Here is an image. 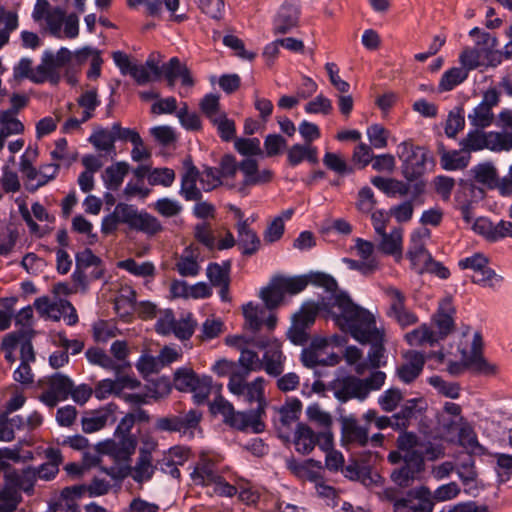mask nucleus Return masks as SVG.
Masks as SVG:
<instances>
[{"instance_id": "nucleus-21", "label": "nucleus", "mask_w": 512, "mask_h": 512, "mask_svg": "<svg viewBox=\"0 0 512 512\" xmlns=\"http://www.w3.org/2000/svg\"><path fill=\"white\" fill-rule=\"evenodd\" d=\"M408 361L397 368V376L404 383H412L422 372L425 365V357L417 351L410 352Z\"/></svg>"}, {"instance_id": "nucleus-42", "label": "nucleus", "mask_w": 512, "mask_h": 512, "mask_svg": "<svg viewBox=\"0 0 512 512\" xmlns=\"http://www.w3.org/2000/svg\"><path fill=\"white\" fill-rule=\"evenodd\" d=\"M324 165L331 171L338 175H350L354 173L355 168L348 165L347 162L340 157V155L333 152H326L323 157Z\"/></svg>"}, {"instance_id": "nucleus-27", "label": "nucleus", "mask_w": 512, "mask_h": 512, "mask_svg": "<svg viewBox=\"0 0 512 512\" xmlns=\"http://www.w3.org/2000/svg\"><path fill=\"white\" fill-rule=\"evenodd\" d=\"M439 152L441 154V166L447 171L464 169L468 166L471 159L470 154L462 155L459 150L446 151L443 145L440 146Z\"/></svg>"}, {"instance_id": "nucleus-52", "label": "nucleus", "mask_w": 512, "mask_h": 512, "mask_svg": "<svg viewBox=\"0 0 512 512\" xmlns=\"http://www.w3.org/2000/svg\"><path fill=\"white\" fill-rule=\"evenodd\" d=\"M465 126L463 108L458 107L457 111H451L445 125V134L449 138H455L459 131Z\"/></svg>"}, {"instance_id": "nucleus-10", "label": "nucleus", "mask_w": 512, "mask_h": 512, "mask_svg": "<svg viewBox=\"0 0 512 512\" xmlns=\"http://www.w3.org/2000/svg\"><path fill=\"white\" fill-rule=\"evenodd\" d=\"M202 419V412L197 409H190L188 412L179 415H169L158 418L155 423L156 430L164 432H178L181 435L194 437V431L199 427Z\"/></svg>"}, {"instance_id": "nucleus-33", "label": "nucleus", "mask_w": 512, "mask_h": 512, "mask_svg": "<svg viewBox=\"0 0 512 512\" xmlns=\"http://www.w3.org/2000/svg\"><path fill=\"white\" fill-rule=\"evenodd\" d=\"M457 475L462 481L463 485L469 487V489L466 490V492L470 493V490L477 488L476 485H471L472 483L476 482L477 479L475 461L472 455L468 454L459 461L457 466Z\"/></svg>"}, {"instance_id": "nucleus-59", "label": "nucleus", "mask_w": 512, "mask_h": 512, "mask_svg": "<svg viewBox=\"0 0 512 512\" xmlns=\"http://www.w3.org/2000/svg\"><path fill=\"white\" fill-rule=\"evenodd\" d=\"M326 346V341L321 340L316 344L312 342L309 348H304L301 353V362L307 368H315L317 366L318 356H321V349Z\"/></svg>"}, {"instance_id": "nucleus-15", "label": "nucleus", "mask_w": 512, "mask_h": 512, "mask_svg": "<svg viewBox=\"0 0 512 512\" xmlns=\"http://www.w3.org/2000/svg\"><path fill=\"white\" fill-rule=\"evenodd\" d=\"M300 9L297 5L285 2L278 9L274 19L272 31L275 35L290 33L298 27Z\"/></svg>"}, {"instance_id": "nucleus-17", "label": "nucleus", "mask_w": 512, "mask_h": 512, "mask_svg": "<svg viewBox=\"0 0 512 512\" xmlns=\"http://www.w3.org/2000/svg\"><path fill=\"white\" fill-rule=\"evenodd\" d=\"M341 434L343 445H355L365 447L369 442V426H361L352 417H344L341 421Z\"/></svg>"}, {"instance_id": "nucleus-9", "label": "nucleus", "mask_w": 512, "mask_h": 512, "mask_svg": "<svg viewBox=\"0 0 512 512\" xmlns=\"http://www.w3.org/2000/svg\"><path fill=\"white\" fill-rule=\"evenodd\" d=\"M120 223L127 224L130 229L155 235L162 231L160 221L147 212H138L133 205L118 203L113 211Z\"/></svg>"}, {"instance_id": "nucleus-25", "label": "nucleus", "mask_w": 512, "mask_h": 512, "mask_svg": "<svg viewBox=\"0 0 512 512\" xmlns=\"http://www.w3.org/2000/svg\"><path fill=\"white\" fill-rule=\"evenodd\" d=\"M476 45L478 46L477 49L484 54V57L493 66L500 63L501 56H504L503 52L497 50L498 40L491 33L485 31L484 33H481V35L476 39Z\"/></svg>"}, {"instance_id": "nucleus-49", "label": "nucleus", "mask_w": 512, "mask_h": 512, "mask_svg": "<svg viewBox=\"0 0 512 512\" xmlns=\"http://www.w3.org/2000/svg\"><path fill=\"white\" fill-rule=\"evenodd\" d=\"M211 122L214 126L217 127L218 134L223 141L229 142L235 138V122L231 119H228L225 113H221L219 117Z\"/></svg>"}, {"instance_id": "nucleus-26", "label": "nucleus", "mask_w": 512, "mask_h": 512, "mask_svg": "<svg viewBox=\"0 0 512 512\" xmlns=\"http://www.w3.org/2000/svg\"><path fill=\"white\" fill-rule=\"evenodd\" d=\"M156 466L152 465V455L149 451L141 449L137 463L132 467L131 477L137 483H143L153 477Z\"/></svg>"}, {"instance_id": "nucleus-61", "label": "nucleus", "mask_w": 512, "mask_h": 512, "mask_svg": "<svg viewBox=\"0 0 512 512\" xmlns=\"http://www.w3.org/2000/svg\"><path fill=\"white\" fill-rule=\"evenodd\" d=\"M18 19L14 13H7L0 17V48L9 41L10 33L17 28Z\"/></svg>"}, {"instance_id": "nucleus-56", "label": "nucleus", "mask_w": 512, "mask_h": 512, "mask_svg": "<svg viewBox=\"0 0 512 512\" xmlns=\"http://www.w3.org/2000/svg\"><path fill=\"white\" fill-rule=\"evenodd\" d=\"M402 399L403 395L400 389L390 388L379 397L378 403L382 410L392 412L397 408Z\"/></svg>"}, {"instance_id": "nucleus-24", "label": "nucleus", "mask_w": 512, "mask_h": 512, "mask_svg": "<svg viewBox=\"0 0 512 512\" xmlns=\"http://www.w3.org/2000/svg\"><path fill=\"white\" fill-rule=\"evenodd\" d=\"M129 170L130 166L125 161L108 166L102 175L105 187L111 191L118 190Z\"/></svg>"}, {"instance_id": "nucleus-22", "label": "nucleus", "mask_w": 512, "mask_h": 512, "mask_svg": "<svg viewBox=\"0 0 512 512\" xmlns=\"http://www.w3.org/2000/svg\"><path fill=\"white\" fill-rule=\"evenodd\" d=\"M284 359L285 357L281 351L280 345L273 343L267 348L263 355V359L261 360L263 363L262 369L270 376H280L284 371Z\"/></svg>"}, {"instance_id": "nucleus-3", "label": "nucleus", "mask_w": 512, "mask_h": 512, "mask_svg": "<svg viewBox=\"0 0 512 512\" xmlns=\"http://www.w3.org/2000/svg\"><path fill=\"white\" fill-rule=\"evenodd\" d=\"M245 379L243 376L232 375L229 379L228 388L231 393L243 397L246 403H257L255 409L244 411V413L249 415L252 431L258 434L265 430V424L261 420L262 416L265 415L267 406L264 396V378L257 377L250 383H245Z\"/></svg>"}, {"instance_id": "nucleus-14", "label": "nucleus", "mask_w": 512, "mask_h": 512, "mask_svg": "<svg viewBox=\"0 0 512 512\" xmlns=\"http://www.w3.org/2000/svg\"><path fill=\"white\" fill-rule=\"evenodd\" d=\"M210 409L213 413H220L224 417V422L237 430L245 431L251 427L249 415L244 412H236L233 405L222 396L215 398Z\"/></svg>"}, {"instance_id": "nucleus-37", "label": "nucleus", "mask_w": 512, "mask_h": 512, "mask_svg": "<svg viewBox=\"0 0 512 512\" xmlns=\"http://www.w3.org/2000/svg\"><path fill=\"white\" fill-rule=\"evenodd\" d=\"M283 289L277 286V277L274 276L270 283L261 289L260 298L267 309H274L279 306L284 298Z\"/></svg>"}, {"instance_id": "nucleus-36", "label": "nucleus", "mask_w": 512, "mask_h": 512, "mask_svg": "<svg viewBox=\"0 0 512 512\" xmlns=\"http://www.w3.org/2000/svg\"><path fill=\"white\" fill-rule=\"evenodd\" d=\"M238 362L241 366V369H239V372L233 373V375L243 376V378H247L250 372L259 371L263 367V363L259 359L258 354L249 349L241 350V355Z\"/></svg>"}, {"instance_id": "nucleus-51", "label": "nucleus", "mask_w": 512, "mask_h": 512, "mask_svg": "<svg viewBox=\"0 0 512 512\" xmlns=\"http://www.w3.org/2000/svg\"><path fill=\"white\" fill-rule=\"evenodd\" d=\"M212 379L209 376L198 377V383H196L191 392L193 393V401L197 405L204 404L211 393Z\"/></svg>"}, {"instance_id": "nucleus-11", "label": "nucleus", "mask_w": 512, "mask_h": 512, "mask_svg": "<svg viewBox=\"0 0 512 512\" xmlns=\"http://www.w3.org/2000/svg\"><path fill=\"white\" fill-rule=\"evenodd\" d=\"M116 439H107L96 445L100 454L110 455L116 461H129L137 446L133 435H115Z\"/></svg>"}, {"instance_id": "nucleus-35", "label": "nucleus", "mask_w": 512, "mask_h": 512, "mask_svg": "<svg viewBox=\"0 0 512 512\" xmlns=\"http://www.w3.org/2000/svg\"><path fill=\"white\" fill-rule=\"evenodd\" d=\"M265 309L248 302L243 306V316L245 318V328L255 333L259 331L263 325V316Z\"/></svg>"}, {"instance_id": "nucleus-50", "label": "nucleus", "mask_w": 512, "mask_h": 512, "mask_svg": "<svg viewBox=\"0 0 512 512\" xmlns=\"http://www.w3.org/2000/svg\"><path fill=\"white\" fill-rule=\"evenodd\" d=\"M428 382L446 397L457 399L460 395V386L456 382H446L437 375L431 376Z\"/></svg>"}, {"instance_id": "nucleus-1", "label": "nucleus", "mask_w": 512, "mask_h": 512, "mask_svg": "<svg viewBox=\"0 0 512 512\" xmlns=\"http://www.w3.org/2000/svg\"><path fill=\"white\" fill-rule=\"evenodd\" d=\"M337 304L342 308L340 319L347 323L344 332H348L360 344H369L366 358L354 372L362 376L369 370L380 371V368L387 365L384 329L378 328L373 314L354 303L351 297L340 296Z\"/></svg>"}, {"instance_id": "nucleus-53", "label": "nucleus", "mask_w": 512, "mask_h": 512, "mask_svg": "<svg viewBox=\"0 0 512 512\" xmlns=\"http://www.w3.org/2000/svg\"><path fill=\"white\" fill-rule=\"evenodd\" d=\"M482 57H484V54L477 48H465L459 56L461 68L466 69L467 73H469V71L480 66Z\"/></svg>"}, {"instance_id": "nucleus-6", "label": "nucleus", "mask_w": 512, "mask_h": 512, "mask_svg": "<svg viewBox=\"0 0 512 512\" xmlns=\"http://www.w3.org/2000/svg\"><path fill=\"white\" fill-rule=\"evenodd\" d=\"M343 295L350 297L347 292L340 291L327 299H323L321 303H306L302 305L300 310L294 314L292 323L308 330L315 323L318 313L320 311H326L340 329L344 331L347 323H345L343 319H340L339 315L342 313V308L337 304L338 298Z\"/></svg>"}, {"instance_id": "nucleus-29", "label": "nucleus", "mask_w": 512, "mask_h": 512, "mask_svg": "<svg viewBox=\"0 0 512 512\" xmlns=\"http://www.w3.org/2000/svg\"><path fill=\"white\" fill-rule=\"evenodd\" d=\"M469 172L476 182L485 185L488 189L496 188L498 174L492 163H480L471 168Z\"/></svg>"}, {"instance_id": "nucleus-41", "label": "nucleus", "mask_w": 512, "mask_h": 512, "mask_svg": "<svg viewBox=\"0 0 512 512\" xmlns=\"http://www.w3.org/2000/svg\"><path fill=\"white\" fill-rule=\"evenodd\" d=\"M487 149L491 151H509L512 149L511 132H488Z\"/></svg>"}, {"instance_id": "nucleus-63", "label": "nucleus", "mask_w": 512, "mask_h": 512, "mask_svg": "<svg viewBox=\"0 0 512 512\" xmlns=\"http://www.w3.org/2000/svg\"><path fill=\"white\" fill-rule=\"evenodd\" d=\"M45 20L50 34L54 37L60 38L61 27L65 20V12L59 7L54 8L48 15H46Z\"/></svg>"}, {"instance_id": "nucleus-43", "label": "nucleus", "mask_w": 512, "mask_h": 512, "mask_svg": "<svg viewBox=\"0 0 512 512\" xmlns=\"http://www.w3.org/2000/svg\"><path fill=\"white\" fill-rule=\"evenodd\" d=\"M117 265L119 268L124 269L135 276L147 277L153 276L155 273V267L151 262H143L139 264L134 259L129 258L118 262Z\"/></svg>"}, {"instance_id": "nucleus-47", "label": "nucleus", "mask_w": 512, "mask_h": 512, "mask_svg": "<svg viewBox=\"0 0 512 512\" xmlns=\"http://www.w3.org/2000/svg\"><path fill=\"white\" fill-rule=\"evenodd\" d=\"M196 383H198V376L191 369H178L174 374V384L179 391H191Z\"/></svg>"}, {"instance_id": "nucleus-60", "label": "nucleus", "mask_w": 512, "mask_h": 512, "mask_svg": "<svg viewBox=\"0 0 512 512\" xmlns=\"http://www.w3.org/2000/svg\"><path fill=\"white\" fill-rule=\"evenodd\" d=\"M195 239L206 246L209 250H213L216 246V238L210 229L208 223H199L194 228Z\"/></svg>"}, {"instance_id": "nucleus-5", "label": "nucleus", "mask_w": 512, "mask_h": 512, "mask_svg": "<svg viewBox=\"0 0 512 512\" xmlns=\"http://www.w3.org/2000/svg\"><path fill=\"white\" fill-rule=\"evenodd\" d=\"M386 380V373L374 371L366 378H359L354 375L345 376L331 384L335 398L341 403L351 399L365 400L371 391L380 390Z\"/></svg>"}, {"instance_id": "nucleus-54", "label": "nucleus", "mask_w": 512, "mask_h": 512, "mask_svg": "<svg viewBox=\"0 0 512 512\" xmlns=\"http://www.w3.org/2000/svg\"><path fill=\"white\" fill-rule=\"evenodd\" d=\"M302 409V403L299 399L293 398L290 401L286 402L284 406L279 409L280 420L283 425H288L292 421L298 419V415L300 414Z\"/></svg>"}, {"instance_id": "nucleus-7", "label": "nucleus", "mask_w": 512, "mask_h": 512, "mask_svg": "<svg viewBox=\"0 0 512 512\" xmlns=\"http://www.w3.org/2000/svg\"><path fill=\"white\" fill-rule=\"evenodd\" d=\"M277 286L283 289L284 294L295 295L303 291L308 284L323 288L329 293H336L338 283L336 279L327 273L320 271H311L304 275L287 277L278 275Z\"/></svg>"}, {"instance_id": "nucleus-20", "label": "nucleus", "mask_w": 512, "mask_h": 512, "mask_svg": "<svg viewBox=\"0 0 512 512\" xmlns=\"http://www.w3.org/2000/svg\"><path fill=\"white\" fill-rule=\"evenodd\" d=\"M238 237L237 244L242 249V254L251 256L255 254L260 247V239L255 231L249 228L248 220H241L236 225Z\"/></svg>"}, {"instance_id": "nucleus-8", "label": "nucleus", "mask_w": 512, "mask_h": 512, "mask_svg": "<svg viewBox=\"0 0 512 512\" xmlns=\"http://www.w3.org/2000/svg\"><path fill=\"white\" fill-rule=\"evenodd\" d=\"M397 156L402 163V175L408 182L421 178L426 172L429 151L425 147L416 146L411 140H405L398 145Z\"/></svg>"}, {"instance_id": "nucleus-4", "label": "nucleus", "mask_w": 512, "mask_h": 512, "mask_svg": "<svg viewBox=\"0 0 512 512\" xmlns=\"http://www.w3.org/2000/svg\"><path fill=\"white\" fill-rule=\"evenodd\" d=\"M454 312L450 307V302L441 304L437 312L432 316L431 324H422L417 329L405 335L406 341L410 345H422L428 343L433 346L441 340H444L455 329V323L452 316Z\"/></svg>"}, {"instance_id": "nucleus-32", "label": "nucleus", "mask_w": 512, "mask_h": 512, "mask_svg": "<svg viewBox=\"0 0 512 512\" xmlns=\"http://www.w3.org/2000/svg\"><path fill=\"white\" fill-rule=\"evenodd\" d=\"M408 496L418 502L412 505L413 512H432L434 508V497L426 486L414 488L408 492Z\"/></svg>"}, {"instance_id": "nucleus-38", "label": "nucleus", "mask_w": 512, "mask_h": 512, "mask_svg": "<svg viewBox=\"0 0 512 512\" xmlns=\"http://www.w3.org/2000/svg\"><path fill=\"white\" fill-rule=\"evenodd\" d=\"M468 77L466 69L461 67H452L441 77L438 89L441 92L451 91L457 85L464 82Z\"/></svg>"}, {"instance_id": "nucleus-44", "label": "nucleus", "mask_w": 512, "mask_h": 512, "mask_svg": "<svg viewBox=\"0 0 512 512\" xmlns=\"http://www.w3.org/2000/svg\"><path fill=\"white\" fill-rule=\"evenodd\" d=\"M468 120L472 126L484 129L492 124L494 120V114L488 107H484L483 105L478 104L473 109L472 113L468 115Z\"/></svg>"}, {"instance_id": "nucleus-58", "label": "nucleus", "mask_w": 512, "mask_h": 512, "mask_svg": "<svg viewBox=\"0 0 512 512\" xmlns=\"http://www.w3.org/2000/svg\"><path fill=\"white\" fill-rule=\"evenodd\" d=\"M16 115L0 111L1 129L10 136L12 134H21L24 131L23 123L15 117Z\"/></svg>"}, {"instance_id": "nucleus-34", "label": "nucleus", "mask_w": 512, "mask_h": 512, "mask_svg": "<svg viewBox=\"0 0 512 512\" xmlns=\"http://www.w3.org/2000/svg\"><path fill=\"white\" fill-rule=\"evenodd\" d=\"M232 261L225 260L222 264L216 262L209 263L206 269V275L213 286L221 285L225 282H230Z\"/></svg>"}, {"instance_id": "nucleus-19", "label": "nucleus", "mask_w": 512, "mask_h": 512, "mask_svg": "<svg viewBox=\"0 0 512 512\" xmlns=\"http://www.w3.org/2000/svg\"><path fill=\"white\" fill-rule=\"evenodd\" d=\"M117 409L118 406L115 403H109L105 407L92 412L90 417H83L81 421L82 430L85 433H93L102 429L110 418L115 421L114 413Z\"/></svg>"}, {"instance_id": "nucleus-13", "label": "nucleus", "mask_w": 512, "mask_h": 512, "mask_svg": "<svg viewBox=\"0 0 512 512\" xmlns=\"http://www.w3.org/2000/svg\"><path fill=\"white\" fill-rule=\"evenodd\" d=\"M483 339L480 332H475L473 335V341L471 351L468 353L466 350H462L461 354L465 357V365L473 366V371L477 374L491 376L496 374L497 367L494 364L489 363L483 356Z\"/></svg>"}, {"instance_id": "nucleus-55", "label": "nucleus", "mask_w": 512, "mask_h": 512, "mask_svg": "<svg viewBox=\"0 0 512 512\" xmlns=\"http://www.w3.org/2000/svg\"><path fill=\"white\" fill-rule=\"evenodd\" d=\"M234 147L244 156L249 157L262 154L258 138H237L234 142Z\"/></svg>"}, {"instance_id": "nucleus-62", "label": "nucleus", "mask_w": 512, "mask_h": 512, "mask_svg": "<svg viewBox=\"0 0 512 512\" xmlns=\"http://www.w3.org/2000/svg\"><path fill=\"white\" fill-rule=\"evenodd\" d=\"M200 182L206 192L212 191L222 184L218 168L206 166L200 173Z\"/></svg>"}, {"instance_id": "nucleus-31", "label": "nucleus", "mask_w": 512, "mask_h": 512, "mask_svg": "<svg viewBox=\"0 0 512 512\" xmlns=\"http://www.w3.org/2000/svg\"><path fill=\"white\" fill-rule=\"evenodd\" d=\"M407 257L410 259L413 267L415 268L420 264H423L424 266L428 261L431 260V254L425 249L420 235L416 233H413L411 236Z\"/></svg>"}, {"instance_id": "nucleus-2", "label": "nucleus", "mask_w": 512, "mask_h": 512, "mask_svg": "<svg viewBox=\"0 0 512 512\" xmlns=\"http://www.w3.org/2000/svg\"><path fill=\"white\" fill-rule=\"evenodd\" d=\"M419 438L414 432L403 430L396 439V450L391 451L387 459L393 464H401L391 472V480L399 487L406 488L425 469V459L416 447Z\"/></svg>"}, {"instance_id": "nucleus-48", "label": "nucleus", "mask_w": 512, "mask_h": 512, "mask_svg": "<svg viewBox=\"0 0 512 512\" xmlns=\"http://www.w3.org/2000/svg\"><path fill=\"white\" fill-rule=\"evenodd\" d=\"M174 180V170L167 167L154 168L148 174V182L152 186L162 185L164 187H170L173 184Z\"/></svg>"}, {"instance_id": "nucleus-18", "label": "nucleus", "mask_w": 512, "mask_h": 512, "mask_svg": "<svg viewBox=\"0 0 512 512\" xmlns=\"http://www.w3.org/2000/svg\"><path fill=\"white\" fill-rule=\"evenodd\" d=\"M386 294L393 298V302L388 312L390 317H394L402 327L415 324L418 321V318L414 313L406 310L405 296L399 289L389 287L386 290Z\"/></svg>"}, {"instance_id": "nucleus-40", "label": "nucleus", "mask_w": 512, "mask_h": 512, "mask_svg": "<svg viewBox=\"0 0 512 512\" xmlns=\"http://www.w3.org/2000/svg\"><path fill=\"white\" fill-rule=\"evenodd\" d=\"M343 473L346 478L353 481H360L365 486L375 483L371 474V469L368 466H361L357 463L349 464L345 466Z\"/></svg>"}, {"instance_id": "nucleus-28", "label": "nucleus", "mask_w": 512, "mask_h": 512, "mask_svg": "<svg viewBox=\"0 0 512 512\" xmlns=\"http://www.w3.org/2000/svg\"><path fill=\"white\" fill-rule=\"evenodd\" d=\"M88 141L99 151L116 154L115 135L113 134V125L110 129L98 127L89 137Z\"/></svg>"}, {"instance_id": "nucleus-12", "label": "nucleus", "mask_w": 512, "mask_h": 512, "mask_svg": "<svg viewBox=\"0 0 512 512\" xmlns=\"http://www.w3.org/2000/svg\"><path fill=\"white\" fill-rule=\"evenodd\" d=\"M73 381L61 373L53 374L48 380V389L44 391L39 400L50 408L55 407L59 401L66 400L72 392Z\"/></svg>"}, {"instance_id": "nucleus-57", "label": "nucleus", "mask_w": 512, "mask_h": 512, "mask_svg": "<svg viewBox=\"0 0 512 512\" xmlns=\"http://www.w3.org/2000/svg\"><path fill=\"white\" fill-rule=\"evenodd\" d=\"M176 269L183 277H193L198 275L200 266L193 255H182L176 263Z\"/></svg>"}, {"instance_id": "nucleus-16", "label": "nucleus", "mask_w": 512, "mask_h": 512, "mask_svg": "<svg viewBox=\"0 0 512 512\" xmlns=\"http://www.w3.org/2000/svg\"><path fill=\"white\" fill-rule=\"evenodd\" d=\"M185 173L181 178L180 194L186 201H200L203 197L201 190L197 187L200 181V171L193 164L191 157L184 161Z\"/></svg>"}, {"instance_id": "nucleus-46", "label": "nucleus", "mask_w": 512, "mask_h": 512, "mask_svg": "<svg viewBox=\"0 0 512 512\" xmlns=\"http://www.w3.org/2000/svg\"><path fill=\"white\" fill-rule=\"evenodd\" d=\"M56 69L52 64V52L45 51L42 56L41 64H39L31 75V81L35 84H42L49 78L50 72Z\"/></svg>"}, {"instance_id": "nucleus-30", "label": "nucleus", "mask_w": 512, "mask_h": 512, "mask_svg": "<svg viewBox=\"0 0 512 512\" xmlns=\"http://www.w3.org/2000/svg\"><path fill=\"white\" fill-rule=\"evenodd\" d=\"M381 236V241L378 249L387 255L401 254L402 251V229L394 228L390 233L378 234Z\"/></svg>"}, {"instance_id": "nucleus-23", "label": "nucleus", "mask_w": 512, "mask_h": 512, "mask_svg": "<svg viewBox=\"0 0 512 512\" xmlns=\"http://www.w3.org/2000/svg\"><path fill=\"white\" fill-rule=\"evenodd\" d=\"M318 443V437L314 431L304 423H298L295 431L294 444L296 451L307 455L311 453Z\"/></svg>"}, {"instance_id": "nucleus-45", "label": "nucleus", "mask_w": 512, "mask_h": 512, "mask_svg": "<svg viewBox=\"0 0 512 512\" xmlns=\"http://www.w3.org/2000/svg\"><path fill=\"white\" fill-rule=\"evenodd\" d=\"M22 497L20 493L12 487L0 489V512H14Z\"/></svg>"}, {"instance_id": "nucleus-64", "label": "nucleus", "mask_w": 512, "mask_h": 512, "mask_svg": "<svg viewBox=\"0 0 512 512\" xmlns=\"http://www.w3.org/2000/svg\"><path fill=\"white\" fill-rule=\"evenodd\" d=\"M367 136L374 148H385L387 146L388 131L379 124H373L367 129Z\"/></svg>"}, {"instance_id": "nucleus-39", "label": "nucleus", "mask_w": 512, "mask_h": 512, "mask_svg": "<svg viewBox=\"0 0 512 512\" xmlns=\"http://www.w3.org/2000/svg\"><path fill=\"white\" fill-rule=\"evenodd\" d=\"M461 151L470 154L472 151H479L487 148V133L477 128L470 131L465 138L460 141Z\"/></svg>"}]
</instances>
